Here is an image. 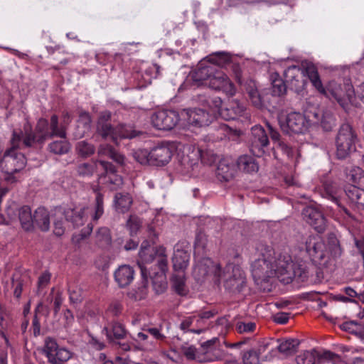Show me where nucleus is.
Masks as SVG:
<instances>
[{
  "mask_svg": "<svg viewBox=\"0 0 364 364\" xmlns=\"http://www.w3.org/2000/svg\"><path fill=\"white\" fill-rule=\"evenodd\" d=\"M346 176L349 181L356 183L364 178V171L359 166H353L346 169Z\"/></svg>",
  "mask_w": 364,
  "mask_h": 364,
  "instance_id": "864d4df0",
  "label": "nucleus"
},
{
  "mask_svg": "<svg viewBox=\"0 0 364 364\" xmlns=\"http://www.w3.org/2000/svg\"><path fill=\"white\" fill-rule=\"evenodd\" d=\"M63 215L67 221L70 222L74 227H78L82 225L84 210L76 211L73 208H67L64 210Z\"/></svg>",
  "mask_w": 364,
  "mask_h": 364,
  "instance_id": "58836bf2",
  "label": "nucleus"
},
{
  "mask_svg": "<svg viewBox=\"0 0 364 364\" xmlns=\"http://www.w3.org/2000/svg\"><path fill=\"white\" fill-rule=\"evenodd\" d=\"M55 360H50V363H57L58 362H66L71 358V353L65 348H58L53 355Z\"/></svg>",
  "mask_w": 364,
  "mask_h": 364,
  "instance_id": "e2e57ef3",
  "label": "nucleus"
},
{
  "mask_svg": "<svg viewBox=\"0 0 364 364\" xmlns=\"http://www.w3.org/2000/svg\"><path fill=\"white\" fill-rule=\"evenodd\" d=\"M16 276V274L13 275L11 283L14 288V294L17 299H19L22 293L23 281Z\"/></svg>",
  "mask_w": 364,
  "mask_h": 364,
  "instance_id": "774afa93",
  "label": "nucleus"
},
{
  "mask_svg": "<svg viewBox=\"0 0 364 364\" xmlns=\"http://www.w3.org/2000/svg\"><path fill=\"white\" fill-rule=\"evenodd\" d=\"M292 273L294 274L291 275V282L295 277L301 279V281H304L309 277V271L303 264H294L292 267Z\"/></svg>",
  "mask_w": 364,
  "mask_h": 364,
  "instance_id": "bf43d9fd",
  "label": "nucleus"
},
{
  "mask_svg": "<svg viewBox=\"0 0 364 364\" xmlns=\"http://www.w3.org/2000/svg\"><path fill=\"white\" fill-rule=\"evenodd\" d=\"M172 289L180 296H186L188 293V289L186 286L184 272H178V274L172 275L171 279Z\"/></svg>",
  "mask_w": 364,
  "mask_h": 364,
  "instance_id": "2f4dec72",
  "label": "nucleus"
},
{
  "mask_svg": "<svg viewBox=\"0 0 364 364\" xmlns=\"http://www.w3.org/2000/svg\"><path fill=\"white\" fill-rule=\"evenodd\" d=\"M209 64L219 67H225L231 63L232 57L226 52H217L210 55L208 57Z\"/></svg>",
  "mask_w": 364,
  "mask_h": 364,
  "instance_id": "4c0bfd02",
  "label": "nucleus"
},
{
  "mask_svg": "<svg viewBox=\"0 0 364 364\" xmlns=\"http://www.w3.org/2000/svg\"><path fill=\"white\" fill-rule=\"evenodd\" d=\"M36 225L42 232L50 229V214L43 207L38 208L33 213V225Z\"/></svg>",
  "mask_w": 364,
  "mask_h": 364,
  "instance_id": "cd10ccee",
  "label": "nucleus"
},
{
  "mask_svg": "<svg viewBox=\"0 0 364 364\" xmlns=\"http://www.w3.org/2000/svg\"><path fill=\"white\" fill-rule=\"evenodd\" d=\"M37 130L43 133L46 140L55 136L66 138V127L63 124L59 125L58 117L56 114L51 116L50 122L44 118L39 119L37 122Z\"/></svg>",
  "mask_w": 364,
  "mask_h": 364,
  "instance_id": "0eeeda50",
  "label": "nucleus"
},
{
  "mask_svg": "<svg viewBox=\"0 0 364 364\" xmlns=\"http://www.w3.org/2000/svg\"><path fill=\"white\" fill-rule=\"evenodd\" d=\"M324 358V352L321 355L315 349L306 350L296 358L297 364H321L320 361Z\"/></svg>",
  "mask_w": 364,
  "mask_h": 364,
  "instance_id": "7c9ffc66",
  "label": "nucleus"
},
{
  "mask_svg": "<svg viewBox=\"0 0 364 364\" xmlns=\"http://www.w3.org/2000/svg\"><path fill=\"white\" fill-rule=\"evenodd\" d=\"M134 271L129 265H122L114 272V279L120 288L129 285L134 279Z\"/></svg>",
  "mask_w": 364,
  "mask_h": 364,
  "instance_id": "393cba45",
  "label": "nucleus"
},
{
  "mask_svg": "<svg viewBox=\"0 0 364 364\" xmlns=\"http://www.w3.org/2000/svg\"><path fill=\"white\" fill-rule=\"evenodd\" d=\"M356 138L357 135L350 124L343 123L340 126L336 137V155L338 159L349 157L355 151Z\"/></svg>",
  "mask_w": 364,
  "mask_h": 364,
  "instance_id": "7ed1b4c3",
  "label": "nucleus"
},
{
  "mask_svg": "<svg viewBox=\"0 0 364 364\" xmlns=\"http://www.w3.org/2000/svg\"><path fill=\"white\" fill-rule=\"evenodd\" d=\"M321 364H346L338 354L331 351L324 352V358L320 361Z\"/></svg>",
  "mask_w": 364,
  "mask_h": 364,
  "instance_id": "680f3d73",
  "label": "nucleus"
},
{
  "mask_svg": "<svg viewBox=\"0 0 364 364\" xmlns=\"http://www.w3.org/2000/svg\"><path fill=\"white\" fill-rule=\"evenodd\" d=\"M142 222L141 219L136 215H131L127 222V227L129 230L130 235H136L141 228Z\"/></svg>",
  "mask_w": 364,
  "mask_h": 364,
  "instance_id": "4d7b16f0",
  "label": "nucleus"
},
{
  "mask_svg": "<svg viewBox=\"0 0 364 364\" xmlns=\"http://www.w3.org/2000/svg\"><path fill=\"white\" fill-rule=\"evenodd\" d=\"M75 150L79 156L88 158L95 152V147L93 144L86 141H80L77 143Z\"/></svg>",
  "mask_w": 364,
  "mask_h": 364,
  "instance_id": "37998d69",
  "label": "nucleus"
},
{
  "mask_svg": "<svg viewBox=\"0 0 364 364\" xmlns=\"http://www.w3.org/2000/svg\"><path fill=\"white\" fill-rule=\"evenodd\" d=\"M270 346L271 344L269 342H262L259 345L258 348L255 349L261 360H267L272 357V355H269L273 351V348H270Z\"/></svg>",
  "mask_w": 364,
  "mask_h": 364,
  "instance_id": "5fc2aeb1",
  "label": "nucleus"
},
{
  "mask_svg": "<svg viewBox=\"0 0 364 364\" xmlns=\"http://www.w3.org/2000/svg\"><path fill=\"white\" fill-rule=\"evenodd\" d=\"M194 165L196 164H191V161H176V169L182 174H188Z\"/></svg>",
  "mask_w": 364,
  "mask_h": 364,
  "instance_id": "338daca9",
  "label": "nucleus"
},
{
  "mask_svg": "<svg viewBox=\"0 0 364 364\" xmlns=\"http://www.w3.org/2000/svg\"><path fill=\"white\" fill-rule=\"evenodd\" d=\"M319 123L325 132H331L336 126V119L330 112H326L321 116Z\"/></svg>",
  "mask_w": 364,
  "mask_h": 364,
  "instance_id": "603ef678",
  "label": "nucleus"
},
{
  "mask_svg": "<svg viewBox=\"0 0 364 364\" xmlns=\"http://www.w3.org/2000/svg\"><path fill=\"white\" fill-rule=\"evenodd\" d=\"M91 122V117L88 112H83L80 114L73 134L75 139H81L90 132Z\"/></svg>",
  "mask_w": 364,
  "mask_h": 364,
  "instance_id": "b1692460",
  "label": "nucleus"
},
{
  "mask_svg": "<svg viewBox=\"0 0 364 364\" xmlns=\"http://www.w3.org/2000/svg\"><path fill=\"white\" fill-rule=\"evenodd\" d=\"M104 214V197L100 192H97L94 204L93 220H98Z\"/></svg>",
  "mask_w": 364,
  "mask_h": 364,
  "instance_id": "8fccbe9b",
  "label": "nucleus"
},
{
  "mask_svg": "<svg viewBox=\"0 0 364 364\" xmlns=\"http://www.w3.org/2000/svg\"><path fill=\"white\" fill-rule=\"evenodd\" d=\"M112 114L109 111L105 110L100 113L97 122V133L106 139L110 138L114 142H116L117 126L113 127L111 123Z\"/></svg>",
  "mask_w": 364,
  "mask_h": 364,
  "instance_id": "4468645a",
  "label": "nucleus"
},
{
  "mask_svg": "<svg viewBox=\"0 0 364 364\" xmlns=\"http://www.w3.org/2000/svg\"><path fill=\"white\" fill-rule=\"evenodd\" d=\"M139 256L141 261H138L137 264L141 271L142 286L138 290L133 289L128 294L136 301L144 298L149 277L152 279V274L162 276L168 270L166 248L163 246L152 247L147 250H139Z\"/></svg>",
  "mask_w": 364,
  "mask_h": 364,
  "instance_id": "f257e3e1",
  "label": "nucleus"
},
{
  "mask_svg": "<svg viewBox=\"0 0 364 364\" xmlns=\"http://www.w3.org/2000/svg\"><path fill=\"white\" fill-rule=\"evenodd\" d=\"M208 85L213 90H222L227 95L232 96L235 93V88L229 77L221 70L215 68V72L211 75Z\"/></svg>",
  "mask_w": 364,
  "mask_h": 364,
  "instance_id": "ddd939ff",
  "label": "nucleus"
},
{
  "mask_svg": "<svg viewBox=\"0 0 364 364\" xmlns=\"http://www.w3.org/2000/svg\"><path fill=\"white\" fill-rule=\"evenodd\" d=\"M306 252L316 265H323L328 261V252L324 240L318 236H309L305 241Z\"/></svg>",
  "mask_w": 364,
  "mask_h": 364,
  "instance_id": "39448f33",
  "label": "nucleus"
},
{
  "mask_svg": "<svg viewBox=\"0 0 364 364\" xmlns=\"http://www.w3.org/2000/svg\"><path fill=\"white\" fill-rule=\"evenodd\" d=\"M217 132L219 135L217 136V139H223L225 137L230 138L232 135L235 136H240V131L233 130L232 128L228 127L226 124H220L218 126Z\"/></svg>",
  "mask_w": 364,
  "mask_h": 364,
  "instance_id": "13d9d810",
  "label": "nucleus"
},
{
  "mask_svg": "<svg viewBox=\"0 0 364 364\" xmlns=\"http://www.w3.org/2000/svg\"><path fill=\"white\" fill-rule=\"evenodd\" d=\"M215 66L211 64H208L205 66L200 65L197 69L192 72L191 75L194 85L200 86L204 82H209L211 75L215 72Z\"/></svg>",
  "mask_w": 364,
  "mask_h": 364,
  "instance_id": "4be33fe9",
  "label": "nucleus"
},
{
  "mask_svg": "<svg viewBox=\"0 0 364 364\" xmlns=\"http://www.w3.org/2000/svg\"><path fill=\"white\" fill-rule=\"evenodd\" d=\"M17 208L15 204L9 205L6 209V216L1 214L0 217L2 220L0 222L2 224L9 225L16 218Z\"/></svg>",
  "mask_w": 364,
  "mask_h": 364,
  "instance_id": "052dcab7",
  "label": "nucleus"
},
{
  "mask_svg": "<svg viewBox=\"0 0 364 364\" xmlns=\"http://www.w3.org/2000/svg\"><path fill=\"white\" fill-rule=\"evenodd\" d=\"M245 111V107L238 100H233L228 105L220 110V117L226 120H235L242 114Z\"/></svg>",
  "mask_w": 364,
  "mask_h": 364,
  "instance_id": "412c9836",
  "label": "nucleus"
},
{
  "mask_svg": "<svg viewBox=\"0 0 364 364\" xmlns=\"http://www.w3.org/2000/svg\"><path fill=\"white\" fill-rule=\"evenodd\" d=\"M279 124L282 131L287 134H304L309 128L305 116L296 112L279 117Z\"/></svg>",
  "mask_w": 364,
  "mask_h": 364,
  "instance_id": "423d86ee",
  "label": "nucleus"
},
{
  "mask_svg": "<svg viewBox=\"0 0 364 364\" xmlns=\"http://www.w3.org/2000/svg\"><path fill=\"white\" fill-rule=\"evenodd\" d=\"M324 112L318 107H307L303 114L308 122L309 127L311 124H318Z\"/></svg>",
  "mask_w": 364,
  "mask_h": 364,
  "instance_id": "ea45409f",
  "label": "nucleus"
},
{
  "mask_svg": "<svg viewBox=\"0 0 364 364\" xmlns=\"http://www.w3.org/2000/svg\"><path fill=\"white\" fill-rule=\"evenodd\" d=\"M309 62H303L301 69L299 66L291 65L284 72V77L287 82L289 84L290 90H294L296 93L301 92L305 86V76L308 77V75L305 70L304 64L308 63Z\"/></svg>",
  "mask_w": 364,
  "mask_h": 364,
  "instance_id": "6e6552de",
  "label": "nucleus"
},
{
  "mask_svg": "<svg viewBox=\"0 0 364 364\" xmlns=\"http://www.w3.org/2000/svg\"><path fill=\"white\" fill-rule=\"evenodd\" d=\"M251 267L255 284L263 291H269L271 289L269 287V279L274 275L272 262L262 255L252 262Z\"/></svg>",
  "mask_w": 364,
  "mask_h": 364,
  "instance_id": "20e7f679",
  "label": "nucleus"
},
{
  "mask_svg": "<svg viewBox=\"0 0 364 364\" xmlns=\"http://www.w3.org/2000/svg\"><path fill=\"white\" fill-rule=\"evenodd\" d=\"M112 114L109 111L105 110L100 113L97 122V133L106 139L110 138L114 142H116L117 126L113 127L111 123Z\"/></svg>",
  "mask_w": 364,
  "mask_h": 364,
  "instance_id": "2eb2a0df",
  "label": "nucleus"
},
{
  "mask_svg": "<svg viewBox=\"0 0 364 364\" xmlns=\"http://www.w3.org/2000/svg\"><path fill=\"white\" fill-rule=\"evenodd\" d=\"M132 204V198L129 193H117L114 196L116 210L124 213L127 212Z\"/></svg>",
  "mask_w": 364,
  "mask_h": 364,
  "instance_id": "f704fd0d",
  "label": "nucleus"
},
{
  "mask_svg": "<svg viewBox=\"0 0 364 364\" xmlns=\"http://www.w3.org/2000/svg\"><path fill=\"white\" fill-rule=\"evenodd\" d=\"M246 286L245 272L238 266L232 267V273L224 279V287L232 294L242 292Z\"/></svg>",
  "mask_w": 364,
  "mask_h": 364,
  "instance_id": "f8f14e48",
  "label": "nucleus"
},
{
  "mask_svg": "<svg viewBox=\"0 0 364 364\" xmlns=\"http://www.w3.org/2000/svg\"><path fill=\"white\" fill-rule=\"evenodd\" d=\"M208 242L207 235L202 230H198L196 232L195 240V247L204 250Z\"/></svg>",
  "mask_w": 364,
  "mask_h": 364,
  "instance_id": "69168bd1",
  "label": "nucleus"
},
{
  "mask_svg": "<svg viewBox=\"0 0 364 364\" xmlns=\"http://www.w3.org/2000/svg\"><path fill=\"white\" fill-rule=\"evenodd\" d=\"M95 243L101 248H108L112 244L110 230L107 227H101L95 233Z\"/></svg>",
  "mask_w": 364,
  "mask_h": 364,
  "instance_id": "72a5a7b5",
  "label": "nucleus"
},
{
  "mask_svg": "<svg viewBox=\"0 0 364 364\" xmlns=\"http://www.w3.org/2000/svg\"><path fill=\"white\" fill-rule=\"evenodd\" d=\"M242 358L244 364H259L261 360L255 351V348L244 351Z\"/></svg>",
  "mask_w": 364,
  "mask_h": 364,
  "instance_id": "6e6d98bb",
  "label": "nucleus"
},
{
  "mask_svg": "<svg viewBox=\"0 0 364 364\" xmlns=\"http://www.w3.org/2000/svg\"><path fill=\"white\" fill-rule=\"evenodd\" d=\"M144 134L143 132L135 129L133 125L121 123L117 126L116 141L118 138L133 139Z\"/></svg>",
  "mask_w": 364,
  "mask_h": 364,
  "instance_id": "c756f323",
  "label": "nucleus"
},
{
  "mask_svg": "<svg viewBox=\"0 0 364 364\" xmlns=\"http://www.w3.org/2000/svg\"><path fill=\"white\" fill-rule=\"evenodd\" d=\"M237 171L235 161H219L215 173L220 181H229L232 179Z\"/></svg>",
  "mask_w": 364,
  "mask_h": 364,
  "instance_id": "6ab92c4d",
  "label": "nucleus"
},
{
  "mask_svg": "<svg viewBox=\"0 0 364 364\" xmlns=\"http://www.w3.org/2000/svg\"><path fill=\"white\" fill-rule=\"evenodd\" d=\"M18 220L23 230H34L33 214L31 213V209L28 205H23L18 209Z\"/></svg>",
  "mask_w": 364,
  "mask_h": 364,
  "instance_id": "c85d7f7f",
  "label": "nucleus"
},
{
  "mask_svg": "<svg viewBox=\"0 0 364 364\" xmlns=\"http://www.w3.org/2000/svg\"><path fill=\"white\" fill-rule=\"evenodd\" d=\"M179 120V114L174 110H160L156 112L151 117V122L154 127L164 131L173 129Z\"/></svg>",
  "mask_w": 364,
  "mask_h": 364,
  "instance_id": "1a4fd4ad",
  "label": "nucleus"
},
{
  "mask_svg": "<svg viewBox=\"0 0 364 364\" xmlns=\"http://www.w3.org/2000/svg\"><path fill=\"white\" fill-rule=\"evenodd\" d=\"M49 151L55 154H66L70 150V144L65 141H55L48 146Z\"/></svg>",
  "mask_w": 364,
  "mask_h": 364,
  "instance_id": "3c124183",
  "label": "nucleus"
},
{
  "mask_svg": "<svg viewBox=\"0 0 364 364\" xmlns=\"http://www.w3.org/2000/svg\"><path fill=\"white\" fill-rule=\"evenodd\" d=\"M303 219L317 232L323 233L327 227V220L323 213L314 206L304 208L301 213Z\"/></svg>",
  "mask_w": 364,
  "mask_h": 364,
  "instance_id": "9d476101",
  "label": "nucleus"
},
{
  "mask_svg": "<svg viewBox=\"0 0 364 364\" xmlns=\"http://www.w3.org/2000/svg\"><path fill=\"white\" fill-rule=\"evenodd\" d=\"M293 263L289 255L279 257L276 262V269H274V275L280 278V281L285 284L291 282V275H293Z\"/></svg>",
  "mask_w": 364,
  "mask_h": 364,
  "instance_id": "dca6fc26",
  "label": "nucleus"
},
{
  "mask_svg": "<svg viewBox=\"0 0 364 364\" xmlns=\"http://www.w3.org/2000/svg\"><path fill=\"white\" fill-rule=\"evenodd\" d=\"M180 159L179 153L173 146H158L151 151L149 159Z\"/></svg>",
  "mask_w": 364,
  "mask_h": 364,
  "instance_id": "a878e982",
  "label": "nucleus"
},
{
  "mask_svg": "<svg viewBox=\"0 0 364 364\" xmlns=\"http://www.w3.org/2000/svg\"><path fill=\"white\" fill-rule=\"evenodd\" d=\"M326 247L328 252V257L331 255L333 258H338L343 253L340 241L333 232H329L327 235Z\"/></svg>",
  "mask_w": 364,
  "mask_h": 364,
  "instance_id": "473e14b6",
  "label": "nucleus"
},
{
  "mask_svg": "<svg viewBox=\"0 0 364 364\" xmlns=\"http://www.w3.org/2000/svg\"><path fill=\"white\" fill-rule=\"evenodd\" d=\"M300 344V341L296 338H289L282 341L277 346L278 351L284 355H290L296 352V349Z\"/></svg>",
  "mask_w": 364,
  "mask_h": 364,
  "instance_id": "e433bc0d",
  "label": "nucleus"
},
{
  "mask_svg": "<svg viewBox=\"0 0 364 364\" xmlns=\"http://www.w3.org/2000/svg\"><path fill=\"white\" fill-rule=\"evenodd\" d=\"M44 344L43 352L48 358V361L55 360L53 355L59 348L56 340L52 337H46L44 341Z\"/></svg>",
  "mask_w": 364,
  "mask_h": 364,
  "instance_id": "a18cd8bd",
  "label": "nucleus"
},
{
  "mask_svg": "<svg viewBox=\"0 0 364 364\" xmlns=\"http://www.w3.org/2000/svg\"><path fill=\"white\" fill-rule=\"evenodd\" d=\"M271 80L272 95L280 97L286 93V83L279 75H272Z\"/></svg>",
  "mask_w": 364,
  "mask_h": 364,
  "instance_id": "a19ab883",
  "label": "nucleus"
},
{
  "mask_svg": "<svg viewBox=\"0 0 364 364\" xmlns=\"http://www.w3.org/2000/svg\"><path fill=\"white\" fill-rule=\"evenodd\" d=\"M97 161H87L79 164L77 167V172L80 176H92L97 168Z\"/></svg>",
  "mask_w": 364,
  "mask_h": 364,
  "instance_id": "c03bdc74",
  "label": "nucleus"
},
{
  "mask_svg": "<svg viewBox=\"0 0 364 364\" xmlns=\"http://www.w3.org/2000/svg\"><path fill=\"white\" fill-rule=\"evenodd\" d=\"M247 93L253 105L257 108L265 107L264 97L259 93L256 82L250 78L242 80V83L240 84Z\"/></svg>",
  "mask_w": 364,
  "mask_h": 364,
  "instance_id": "a211bd4d",
  "label": "nucleus"
},
{
  "mask_svg": "<svg viewBox=\"0 0 364 364\" xmlns=\"http://www.w3.org/2000/svg\"><path fill=\"white\" fill-rule=\"evenodd\" d=\"M252 141L250 148L252 154L257 158L266 156L265 148L269 144L268 136L261 126H255L252 129Z\"/></svg>",
  "mask_w": 364,
  "mask_h": 364,
  "instance_id": "9b49d317",
  "label": "nucleus"
},
{
  "mask_svg": "<svg viewBox=\"0 0 364 364\" xmlns=\"http://www.w3.org/2000/svg\"><path fill=\"white\" fill-rule=\"evenodd\" d=\"M183 151H191L193 156L188 155V159H194L195 157L196 159H212L213 154L210 151H204L200 147L195 146L188 145L184 146Z\"/></svg>",
  "mask_w": 364,
  "mask_h": 364,
  "instance_id": "79ce46f5",
  "label": "nucleus"
},
{
  "mask_svg": "<svg viewBox=\"0 0 364 364\" xmlns=\"http://www.w3.org/2000/svg\"><path fill=\"white\" fill-rule=\"evenodd\" d=\"M102 333L106 335L109 343H116L117 340L123 339L126 336L127 331L123 324L113 321L103 328Z\"/></svg>",
  "mask_w": 364,
  "mask_h": 364,
  "instance_id": "aec40b11",
  "label": "nucleus"
},
{
  "mask_svg": "<svg viewBox=\"0 0 364 364\" xmlns=\"http://www.w3.org/2000/svg\"><path fill=\"white\" fill-rule=\"evenodd\" d=\"M186 115L188 123L198 127L208 126L213 119L212 114L208 111L200 108L188 109Z\"/></svg>",
  "mask_w": 364,
  "mask_h": 364,
  "instance_id": "f3484780",
  "label": "nucleus"
},
{
  "mask_svg": "<svg viewBox=\"0 0 364 364\" xmlns=\"http://www.w3.org/2000/svg\"><path fill=\"white\" fill-rule=\"evenodd\" d=\"M324 188L326 198L334 203L338 206V208H341V210H343L348 218H353L350 212L346 208L342 206L340 204V200L333 191L332 188L330 187V186L328 184H324Z\"/></svg>",
  "mask_w": 364,
  "mask_h": 364,
  "instance_id": "de8ad7c7",
  "label": "nucleus"
},
{
  "mask_svg": "<svg viewBox=\"0 0 364 364\" xmlns=\"http://www.w3.org/2000/svg\"><path fill=\"white\" fill-rule=\"evenodd\" d=\"M308 78L318 92L329 99L336 100L343 108L348 102H352L355 99V90L350 82H344L343 85L335 82H331L326 87L323 86L318 73L317 68L312 63L304 64Z\"/></svg>",
  "mask_w": 364,
  "mask_h": 364,
  "instance_id": "f03ea898",
  "label": "nucleus"
},
{
  "mask_svg": "<svg viewBox=\"0 0 364 364\" xmlns=\"http://www.w3.org/2000/svg\"><path fill=\"white\" fill-rule=\"evenodd\" d=\"M99 157H107L110 159H124L117 151L109 144H101L97 150Z\"/></svg>",
  "mask_w": 364,
  "mask_h": 364,
  "instance_id": "49530a36",
  "label": "nucleus"
},
{
  "mask_svg": "<svg viewBox=\"0 0 364 364\" xmlns=\"http://www.w3.org/2000/svg\"><path fill=\"white\" fill-rule=\"evenodd\" d=\"M190 254L176 245L172 257L173 268L175 272H183L188 265Z\"/></svg>",
  "mask_w": 364,
  "mask_h": 364,
  "instance_id": "5701e85b",
  "label": "nucleus"
},
{
  "mask_svg": "<svg viewBox=\"0 0 364 364\" xmlns=\"http://www.w3.org/2000/svg\"><path fill=\"white\" fill-rule=\"evenodd\" d=\"M255 328L256 324L254 322L245 323L239 321L236 324V330L240 333L253 332Z\"/></svg>",
  "mask_w": 364,
  "mask_h": 364,
  "instance_id": "0e129e2a",
  "label": "nucleus"
},
{
  "mask_svg": "<svg viewBox=\"0 0 364 364\" xmlns=\"http://www.w3.org/2000/svg\"><path fill=\"white\" fill-rule=\"evenodd\" d=\"M237 171H242L246 173H256L259 170V165L256 161H235Z\"/></svg>",
  "mask_w": 364,
  "mask_h": 364,
  "instance_id": "09e8293b",
  "label": "nucleus"
},
{
  "mask_svg": "<svg viewBox=\"0 0 364 364\" xmlns=\"http://www.w3.org/2000/svg\"><path fill=\"white\" fill-rule=\"evenodd\" d=\"M46 141L42 132L37 130V124L34 131H26L23 139V144L26 147L41 146Z\"/></svg>",
  "mask_w": 364,
  "mask_h": 364,
  "instance_id": "bb28decb",
  "label": "nucleus"
},
{
  "mask_svg": "<svg viewBox=\"0 0 364 364\" xmlns=\"http://www.w3.org/2000/svg\"><path fill=\"white\" fill-rule=\"evenodd\" d=\"M346 195L358 209L364 210V189L352 186L346 191Z\"/></svg>",
  "mask_w": 364,
  "mask_h": 364,
  "instance_id": "c9c22d12",
  "label": "nucleus"
}]
</instances>
